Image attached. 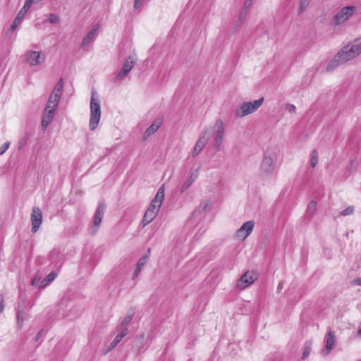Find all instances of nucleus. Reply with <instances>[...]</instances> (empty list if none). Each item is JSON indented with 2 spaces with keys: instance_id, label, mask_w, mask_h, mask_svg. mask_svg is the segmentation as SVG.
Wrapping results in <instances>:
<instances>
[{
  "instance_id": "obj_43",
  "label": "nucleus",
  "mask_w": 361,
  "mask_h": 361,
  "mask_svg": "<svg viewBox=\"0 0 361 361\" xmlns=\"http://www.w3.org/2000/svg\"><path fill=\"white\" fill-rule=\"evenodd\" d=\"M251 1L252 0H247L245 2V8L246 9L249 8V7L251 6Z\"/></svg>"
},
{
  "instance_id": "obj_16",
  "label": "nucleus",
  "mask_w": 361,
  "mask_h": 361,
  "mask_svg": "<svg viewBox=\"0 0 361 361\" xmlns=\"http://www.w3.org/2000/svg\"><path fill=\"white\" fill-rule=\"evenodd\" d=\"M325 341L326 345L322 350V353L324 355H328L333 349L336 342L335 334L333 331H328L325 338Z\"/></svg>"
},
{
  "instance_id": "obj_5",
  "label": "nucleus",
  "mask_w": 361,
  "mask_h": 361,
  "mask_svg": "<svg viewBox=\"0 0 361 361\" xmlns=\"http://www.w3.org/2000/svg\"><path fill=\"white\" fill-rule=\"evenodd\" d=\"M357 8L353 6L343 7L334 16L332 20L334 26L340 25L348 20L356 12Z\"/></svg>"
},
{
  "instance_id": "obj_37",
  "label": "nucleus",
  "mask_w": 361,
  "mask_h": 361,
  "mask_svg": "<svg viewBox=\"0 0 361 361\" xmlns=\"http://www.w3.org/2000/svg\"><path fill=\"white\" fill-rule=\"evenodd\" d=\"M121 338H119V336L118 335H116V336L114 338V339L112 341V342L111 343L110 345L111 348H114L115 346H116L118 343L121 341Z\"/></svg>"
},
{
  "instance_id": "obj_39",
  "label": "nucleus",
  "mask_w": 361,
  "mask_h": 361,
  "mask_svg": "<svg viewBox=\"0 0 361 361\" xmlns=\"http://www.w3.org/2000/svg\"><path fill=\"white\" fill-rule=\"evenodd\" d=\"M286 109L290 113H295L296 110V107L293 104H288Z\"/></svg>"
},
{
  "instance_id": "obj_47",
  "label": "nucleus",
  "mask_w": 361,
  "mask_h": 361,
  "mask_svg": "<svg viewBox=\"0 0 361 361\" xmlns=\"http://www.w3.org/2000/svg\"><path fill=\"white\" fill-rule=\"evenodd\" d=\"M283 288V284L282 283H279V286H278V289H281Z\"/></svg>"
},
{
  "instance_id": "obj_8",
  "label": "nucleus",
  "mask_w": 361,
  "mask_h": 361,
  "mask_svg": "<svg viewBox=\"0 0 361 361\" xmlns=\"http://www.w3.org/2000/svg\"><path fill=\"white\" fill-rule=\"evenodd\" d=\"M257 279V274L255 271H246L237 281L236 286L241 289H245Z\"/></svg>"
},
{
  "instance_id": "obj_40",
  "label": "nucleus",
  "mask_w": 361,
  "mask_h": 361,
  "mask_svg": "<svg viewBox=\"0 0 361 361\" xmlns=\"http://www.w3.org/2000/svg\"><path fill=\"white\" fill-rule=\"evenodd\" d=\"M141 271V268L137 267L135 268V271H134V274H133V279H135L140 274Z\"/></svg>"
},
{
  "instance_id": "obj_23",
  "label": "nucleus",
  "mask_w": 361,
  "mask_h": 361,
  "mask_svg": "<svg viewBox=\"0 0 361 361\" xmlns=\"http://www.w3.org/2000/svg\"><path fill=\"white\" fill-rule=\"evenodd\" d=\"M133 314H134V312L133 310H130L127 314L126 315V317L123 319L121 324L119 326H121V327H126L127 325L130 322V321L132 320L133 319Z\"/></svg>"
},
{
  "instance_id": "obj_34",
  "label": "nucleus",
  "mask_w": 361,
  "mask_h": 361,
  "mask_svg": "<svg viewBox=\"0 0 361 361\" xmlns=\"http://www.w3.org/2000/svg\"><path fill=\"white\" fill-rule=\"evenodd\" d=\"M49 20L51 23H57L59 21V18L56 14H49Z\"/></svg>"
},
{
  "instance_id": "obj_48",
  "label": "nucleus",
  "mask_w": 361,
  "mask_h": 361,
  "mask_svg": "<svg viewBox=\"0 0 361 361\" xmlns=\"http://www.w3.org/2000/svg\"><path fill=\"white\" fill-rule=\"evenodd\" d=\"M358 335L361 336V329L358 331Z\"/></svg>"
},
{
  "instance_id": "obj_6",
  "label": "nucleus",
  "mask_w": 361,
  "mask_h": 361,
  "mask_svg": "<svg viewBox=\"0 0 361 361\" xmlns=\"http://www.w3.org/2000/svg\"><path fill=\"white\" fill-rule=\"evenodd\" d=\"M101 118V108L99 102L94 99L92 94L90 102V129L94 130L99 124Z\"/></svg>"
},
{
  "instance_id": "obj_31",
  "label": "nucleus",
  "mask_w": 361,
  "mask_h": 361,
  "mask_svg": "<svg viewBox=\"0 0 361 361\" xmlns=\"http://www.w3.org/2000/svg\"><path fill=\"white\" fill-rule=\"evenodd\" d=\"M353 212H354V207L349 206L341 212V215L348 216V215L352 214Z\"/></svg>"
},
{
  "instance_id": "obj_18",
  "label": "nucleus",
  "mask_w": 361,
  "mask_h": 361,
  "mask_svg": "<svg viewBox=\"0 0 361 361\" xmlns=\"http://www.w3.org/2000/svg\"><path fill=\"white\" fill-rule=\"evenodd\" d=\"M161 126V122L158 121H155L152 123V124L147 128L145 132L143 135V139L147 140L148 139L151 135L154 134L157 130Z\"/></svg>"
},
{
  "instance_id": "obj_46",
  "label": "nucleus",
  "mask_w": 361,
  "mask_h": 361,
  "mask_svg": "<svg viewBox=\"0 0 361 361\" xmlns=\"http://www.w3.org/2000/svg\"><path fill=\"white\" fill-rule=\"evenodd\" d=\"M17 319H18V323L19 324V323H20V322H21V320H23V318H21V319H20V316H19V315H18V317H17Z\"/></svg>"
},
{
  "instance_id": "obj_3",
  "label": "nucleus",
  "mask_w": 361,
  "mask_h": 361,
  "mask_svg": "<svg viewBox=\"0 0 361 361\" xmlns=\"http://www.w3.org/2000/svg\"><path fill=\"white\" fill-rule=\"evenodd\" d=\"M263 102L264 98L261 97L252 102H243L235 109L234 114L237 118H243L256 111L261 106Z\"/></svg>"
},
{
  "instance_id": "obj_14",
  "label": "nucleus",
  "mask_w": 361,
  "mask_h": 361,
  "mask_svg": "<svg viewBox=\"0 0 361 361\" xmlns=\"http://www.w3.org/2000/svg\"><path fill=\"white\" fill-rule=\"evenodd\" d=\"M27 62L32 66L43 63L45 60V56H42L40 51H30L25 54Z\"/></svg>"
},
{
  "instance_id": "obj_29",
  "label": "nucleus",
  "mask_w": 361,
  "mask_h": 361,
  "mask_svg": "<svg viewBox=\"0 0 361 361\" xmlns=\"http://www.w3.org/2000/svg\"><path fill=\"white\" fill-rule=\"evenodd\" d=\"M311 347H312V343L311 342H306L305 345V348L303 350L302 358L305 359L310 353L311 351Z\"/></svg>"
},
{
  "instance_id": "obj_42",
  "label": "nucleus",
  "mask_w": 361,
  "mask_h": 361,
  "mask_svg": "<svg viewBox=\"0 0 361 361\" xmlns=\"http://www.w3.org/2000/svg\"><path fill=\"white\" fill-rule=\"evenodd\" d=\"M352 285L361 286V278H357L352 281Z\"/></svg>"
},
{
  "instance_id": "obj_44",
  "label": "nucleus",
  "mask_w": 361,
  "mask_h": 361,
  "mask_svg": "<svg viewBox=\"0 0 361 361\" xmlns=\"http://www.w3.org/2000/svg\"><path fill=\"white\" fill-rule=\"evenodd\" d=\"M4 309V304L3 300H0V314L3 312Z\"/></svg>"
},
{
  "instance_id": "obj_35",
  "label": "nucleus",
  "mask_w": 361,
  "mask_h": 361,
  "mask_svg": "<svg viewBox=\"0 0 361 361\" xmlns=\"http://www.w3.org/2000/svg\"><path fill=\"white\" fill-rule=\"evenodd\" d=\"M9 146H10V142H7L4 143L0 147V155L4 154L6 152V151L8 149Z\"/></svg>"
},
{
  "instance_id": "obj_12",
  "label": "nucleus",
  "mask_w": 361,
  "mask_h": 361,
  "mask_svg": "<svg viewBox=\"0 0 361 361\" xmlns=\"http://www.w3.org/2000/svg\"><path fill=\"white\" fill-rule=\"evenodd\" d=\"M135 66V61L132 59L131 56H129L124 64L122 66L121 70L119 71V73L116 75V76L114 78V82H117L121 80H123L128 73L132 70V68Z\"/></svg>"
},
{
  "instance_id": "obj_20",
  "label": "nucleus",
  "mask_w": 361,
  "mask_h": 361,
  "mask_svg": "<svg viewBox=\"0 0 361 361\" xmlns=\"http://www.w3.org/2000/svg\"><path fill=\"white\" fill-rule=\"evenodd\" d=\"M98 30V25L94 26V27L86 35L82 42V47L87 46L95 37L96 32Z\"/></svg>"
},
{
  "instance_id": "obj_19",
  "label": "nucleus",
  "mask_w": 361,
  "mask_h": 361,
  "mask_svg": "<svg viewBox=\"0 0 361 361\" xmlns=\"http://www.w3.org/2000/svg\"><path fill=\"white\" fill-rule=\"evenodd\" d=\"M61 96L55 93H51L46 106L56 109Z\"/></svg>"
},
{
  "instance_id": "obj_15",
  "label": "nucleus",
  "mask_w": 361,
  "mask_h": 361,
  "mask_svg": "<svg viewBox=\"0 0 361 361\" xmlns=\"http://www.w3.org/2000/svg\"><path fill=\"white\" fill-rule=\"evenodd\" d=\"M55 111V109L50 106H45L42 118V128L43 130H45L49 124L51 122L54 116Z\"/></svg>"
},
{
  "instance_id": "obj_10",
  "label": "nucleus",
  "mask_w": 361,
  "mask_h": 361,
  "mask_svg": "<svg viewBox=\"0 0 361 361\" xmlns=\"http://www.w3.org/2000/svg\"><path fill=\"white\" fill-rule=\"evenodd\" d=\"M32 2L33 0H25L24 6L17 14L16 17L15 18L13 22V24L11 26L10 30L11 31H14L16 28L18 27V25L21 23L24 16H25L28 10L30 8Z\"/></svg>"
},
{
  "instance_id": "obj_13",
  "label": "nucleus",
  "mask_w": 361,
  "mask_h": 361,
  "mask_svg": "<svg viewBox=\"0 0 361 361\" xmlns=\"http://www.w3.org/2000/svg\"><path fill=\"white\" fill-rule=\"evenodd\" d=\"M32 232L36 233L42 222V214L39 207H33L31 214Z\"/></svg>"
},
{
  "instance_id": "obj_25",
  "label": "nucleus",
  "mask_w": 361,
  "mask_h": 361,
  "mask_svg": "<svg viewBox=\"0 0 361 361\" xmlns=\"http://www.w3.org/2000/svg\"><path fill=\"white\" fill-rule=\"evenodd\" d=\"M63 89V79H60L56 85H55L51 93H55L61 96V92Z\"/></svg>"
},
{
  "instance_id": "obj_27",
  "label": "nucleus",
  "mask_w": 361,
  "mask_h": 361,
  "mask_svg": "<svg viewBox=\"0 0 361 361\" xmlns=\"http://www.w3.org/2000/svg\"><path fill=\"white\" fill-rule=\"evenodd\" d=\"M310 166L314 168L318 163V153L316 150H313L310 154Z\"/></svg>"
},
{
  "instance_id": "obj_9",
  "label": "nucleus",
  "mask_w": 361,
  "mask_h": 361,
  "mask_svg": "<svg viewBox=\"0 0 361 361\" xmlns=\"http://www.w3.org/2000/svg\"><path fill=\"white\" fill-rule=\"evenodd\" d=\"M105 208H106L105 203L104 202H101L99 204L97 209L95 212L94 216L93 225H92V228H91V233L92 234H94L97 231L99 227L101 225L102 220L104 216Z\"/></svg>"
},
{
  "instance_id": "obj_41",
  "label": "nucleus",
  "mask_w": 361,
  "mask_h": 361,
  "mask_svg": "<svg viewBox=\"0 0 361 361\" xmlns=\"http://www.w3.org/2000/svg\"><path fill=\"white\" fill-rule=\"evenodd\" d=\"M141 1H142V0H135L134 6H133L135 9L137 10L140 7Z\"/></svg>"
},
{
  "instance_id": "obj_36",
  "label": "nucleus",
  "mask_w": 361,
  "mask_h": 361,
  "mask_svg": "<svg viewBox=\"0 0 361 361\" xmlns=\"http://www.w3.org/2000/svg\"><path fill=\"white\" fill-rule=\"evenodd\" d=\"M203 149H202L199 145H195V147L193 149L192 156L196 157Z\"/></svg>"
},
{
  "instance_id": "obj_7",
  "label": "nucleus",
  "mask_w": 361,
  "mask_h": 361,
  "mask_svg": "<svg viewBox=\"0 0 361 361\" xmlns=\"http://www.w3.org/2000/svg\"><path fill=\"white\" fill-rule=\"evenodd\" d=\"M275 170L274 157L271 154H265L260 165L259 176L262 178H270Z\"/></svg>"
},
{
  "instance_id": "obj_1",
  "label": "nucleus",
  "mask_w": 361,
  "mask_h": 361,
  "mask_svg": "<svg viewBox=\"0 0 361 361\" xmlns=\"http://www.w3.org/2000/svg\"><path fill=\"white\" fill-rule=\"evenodd\" d=\"M164 199V186H161L154 198L152 200L149 207L146 210L143 219L142 226L145 227L149 224L157 215L162 202Z\"/></svg>"
},
{
  "instance_id": "obj_24",
  "label": "nucleus",
  "mask_w": 361,
  "mask_h": 361,
  "mask_svg": "<svg viewBox=\"0 0 361 361\" xmlns=\"http://www.w3.org/2000/svg\"><path fill=\"white\" fill-rule=\"evenodd\" d=\"M311 0H300L298 14H302L308 7Z\"/></svg>"
},
{
  "instance_id": "obj_2",
  "label": "nucleus",
  "mask_w": 361,
  "mask_h": 361,
  "mask_svg": "<svg viewBox=\"0 0 361 361\" xmlns=\"http://www.w3.org/2000/svg\"><path fill=\"white\" fill-rule=\"evenodd\" d=\"M214 148L216 151L221 149L225 136V126L221 119H217L214 124L208 129Z\"/></svg>"
},
{
  "instance_id": "obj_38",
  "label": "nucleus",
  "mask_w": 361,
  "mask_h": 361,
  "mask_svg": "<svg viewBox=\"0 0 361 361\" xmlns=\"http://www.w3.org/2000/svg\"><path fill=\"white\" fill-rule=\"evenodd\" d=\"M41 278L39 276H35L31 281V284L33 286H37L39 283H41Z\"/></svg>"
},
{
  "instance_id": "obj_45",
  "label": "nucleus",
  "mask_w": 361,
  "mask_h": 361,
  "mask_svg": "<svg viewBox=\"0 0 361 361\" xmlns=\"http://www.w3.org/2000/svg\"><path fill=\"white\" fill-rule=\"evenodd\" d=\"M17 319H18V323L19 324V323H20V322H21V320H23V318H21V319H20V316H19V315H18V317H17Z\"/></svg>"
},
{
  "instance_id": "obj_30",
  "label": "nucleus",
  "mask_w": 361,
  "mask_h": 361,
  "mask_svg": "<svg viewBox=\"0 0 361 361\" xmlns=\"http://www.w3.org/2000/svg\"><path fill=\"white\" fill-rule=\"evenodd\" d=\"M118 333L117 335H118L119 338H123L124 336H126L128 332L127 327L118 326Z\"/></svg>"
},
{
  "instance_id": "obj_17",
  "label": "nucleus",
  "mask_w": 361,
  "mask_h": 361,
  "mask_svg": "<svg viewBox=\"0 0 361 361\" xmlns=\"http://www.w3.org/2000/svg\"><path fill=\"white\" fill-rule=\"evenodd\" d=\"M209 139L210 133L208 130V128H207L200 133L196 145H199L202 149H203L208 143Z\"/></svg>"
},
{
  "instance_id": "obj_22",
  "label": "nucleus",
  "mask_w": 361,
  "mask_h": 361,
  "mask_svg": "<svg viewBox=\"0 0 361 361\" xmlns=\"http://www.w3.org/2000/svg\"><path fill=\"white\" fill-rule=\"evenodd\" d=\"M198 171L196 170L195 172L192 173L188 179L184 183L180 188V192H183L185 190H187L195 180L197 177Z\"/></svg>"
},
{
  "instance_id": "obj_32",
  "label": "nucleus",
  "mask_w": 361,
  "mask_h": 361,
  "mask_svg": "<svg viewBox=\"0 0 361 361\" xmlns=\"http://www.w3.org/2000/svg\"><path fill=\"white\" fill-rule=\"evenodd\" d=\"M345 47H346L348 52L350 53V54L353 59H355V57L359 56L358 53L355 50V49L352 47V45L350 44L345 45Z\"/></svg>"
},
{
  "instance_id": "obj_26",
  "label": "nucleus",
  "mask_w": 361,
  "mask_h": 361,
  "mask_svg": "<svg viewBox=\"0 0 361 361\" xmlns=\"http://www.w3.org/2000/svg\"><path fill=\"white\" fill-rule=\"evenodd\" d=\"M350 44L360 55L361 54V37L354 39Z\"/></svg>"
},
{
  "instance_id": "obj_33",
  "label": "nucleus",
  "mask_w": 361,
  "mask_h": 361,
  "mask_svg": "<svg viewBox=\"0 0 361 361\" xmlns=\"http://www.w3.org/2000/svg\"><path fill=\"white\" fill-rule=\"evenodd\" d=\"M147 260H148L147 255L143 256L138 260V262L137 263V266L142 268L147 263Z\"/></svg>"
},
{
  "instance_id": "obj_4",
  "label": "nucleus",
  "mask_w": 361,
  "mask_h": 361,
  "mask_svg": "<svg viewBox=\"0 0 361 361\" xmlns=\"http://www.w3.org/2000/svg\"><path fill=\"white\" fill-rule=\"evenodd\" d=\"M353 59L350 53L344 46L332 59L326 66L327 71H331L339 66Z\"/></svg>"
},
{
  "instance_id": "obj_11",
  "label": "nucleus",
  "mask_w": 361,
  "mask_h": 361,
  "mask_svg": "<svg viewBox=\"0 0 361 361\" xmlns=\"http://www.w3.org/2000/svg\"><path fill=\"white\" fill-rule=\"evenodd\" d=\"M254 225L255 222L253 221H248L245 222L236 231V238L241 240H245L252 233Z\"/></svg>"
},
{
  "instance_id": "obj_21",
  "label": "nucleus",
  "mask_w": 361,
  "mask_h": 361,
  "mask_svg": "<svg viewBox=\"0 0 361 361\" xmlns=\"http://www.w3.org/2000/svg\"><path fill=\"white\" fill-rule=\"evenodd\" d=\"M57 276V274L55 271L49 273L42 281L39 286V288L42 289L47 286L51 282L54 281Z\"/></svg>"
},
{
  "instance_id": "obj_28",
  "label": "nucleus",
  "mask_w": 361,
  "mask_h": 361,
  "mask_svg": "<svg viewBox=\"0 0 361 361\" xmlns=\"http://www.w3.org/2000/svg\"><path fill=\"white\" fill-rule=\"evenodd\" d=\"M317 210V202L314 200L310 202L307 205V213L310 215H313L315 214Z\"/></svg>"
}]
</instances>
